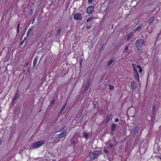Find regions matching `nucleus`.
Listing matches in <instances>:
<instances>
[{"label":"nucleus","mask_w":161,"mask_h":161,"mask_svg":"<svg viewBox=\"0 0 161 161\" xmlns=\"http://www.w3.org/2000/svg\"><path fill=\"white\" fill-rule=\"evenodd\" d=\"M19 24L18 25V26H17V27H18L17 33H18L19 32Z\"/></svg>","instance_id":"29"},{"label":"nucleus","mask_w":161,"mask_h":161,"mask_svg":"<svg viewBox=\"0 0 161 161\" xmlns=\"http://www.w3.org/2000/svg\"><path fill=\"white\" fill-rule=\"evenodd\" d=\"M113 62V60H110L108 63V65H111Z\"/></svg>","instance_id":"22"},{"label":"nucleus","mask_w":161,"mask_h":161,"mask_svg":"<svg viewBox=\"0 0 161 161\" xmlns=\"http://www.w3.org/2000/svg\"><path fill=\"white\" fill-rule=\"evenodd\" d=\"M92 0H88V2L89 3H91L92 2Z\"/></svg>","instance_id":"32"},{"label":"nucleus","mask_w":161,"mask_h":161,"mask_svg":"<svg viewBox=\"0 0 161 161\" xmlns=\"http://www.w3.org/2000/svg\"><path fill=\"white\" fill-rule=\"evenodd\" d=\"M101 153L100 151L95 150L90 154V157L91 159H94L97 158Z\"/></svg>","instance_id":"2"},{"label":"nucleus","mask_w":161,"mask_h":161,"mask_svg":"<svg viewBox=\"0 0 161 161\" xmlns=\"http://www.w3.org/2000/svg\"><path fill=\"white\" fill-rule=\"evenodd\" d=\"M88 135L89 134L87 133L85 131L83 132V136L84 137L87 139L88 138Z\"/></svg>","instance_id":"14"},{"label":"nucleus","mask_w":161,"mask_h":161,"mask_svg":"<svg viewBox=\"0 0 161 161\" xmlns=\"http://www.w3.org/2000/svg\"><path fill=\"white\" fill-rule=\"evenodd\" d=\"M109 89L111 90H113L114 88V86L112 85H109Z\"/></svg>","instance_id":"24"},{"label":"nucleus","mask_w":161,"mask_h":161,"mask_svg":"<svg viewBox=\"0 0 161 161\" xmlns=\"http://www.w3.org/2000/svg\"><path fill=\"white\" fill-rule=\"evenodd\" d=\"M136 88V83L134 81H132L131 84V88L132 90H135Z\"/></svg>","instance_id":"8"},{"label":"nucleus","mask_w":161,"mask_h":161,"mask_svg":"<svg viewBox=\"0 0 161 161\" xmlns=\"http://www.w3.org/2000/svg\"><path fill=\"white\" fill-rule=\"evenodd\" d=\"M18 97V96L17 95V94H16L14 97V100H13L14 101H15L16 100L17 98Z\"/></svg>","instance_id":"26"},{"label":"nucleus","mask_w":161,"mask_h":161,"mask_svg":"<svg viewBox=\"0 0 161 161\" xmlns=\"http://www.w3.org/2000/svg\"><path fill=\"white\" fill-rule=\"evenodd\" d=\"M109 147H110L111 148H112L113 147V145L112 144H110L109 145Z\"/></svg>","instance_id":"31"},{"label":"nucleus","mask_w":161,"mask_h":161,"mask_svg":"<svg viewBox=\"0 0 161 161\" xmlns=\"http://www.w3.org/2000/svg\"><path fill=\"white\" fill-rule=\"evenodd\" d=\"M119 121V119H115L114 121L115 122L117 123V122H118Z\"/></svg>","instance_id":"30"},{"label":"nucleus","mask_w":161,"mask_h":161,"mask_svg":"<svg viewBox=\"0 0 161 161\" xmlns=\"http://www.w3.org/2000/svg\"><path fill=\"white\" fill-rule=\"evenodd\" d=\"M66 132H61L59 134H57L56 135V137L57 138H60L64 137L66 135Z\"/></svg>","instance_id":"9"},{"label":"nucleus","mask_w":161,"mask_h":161,"mask_svg":"<svg viewBox=\"0 0 161 161\" xmlns=\"http://www.w3.org/2000/svg\"><path fill=\"white\" fill-rule=\"evenodd\" d=\"M17 109H19L20 108V107H17Z\"/></svg>","instance_id":"35"},{"label":"nucleus","mask_w":161,"mask_h":161,"mask_svg":"<svg viewBox=\"0 0 161 161\" xmlns=\"http://www.w3.org/2000/svg\"><path fill=\"white\" fill-rule=\"evenodd\" d=\"M159 159H161V156H160L159 157Z\"/></svg>","instance_id":"36"},{"label":"nucleus","mask_w":161,"mask_h":161,"mask_svg":"<svg viewBox=\"0 0 161 161\" xmlns=\"http://www.w3.org/2000/svg\"><path fill=\"white\" fill-rule=\"evenodd\" d=\"M154 17H152L149 19V24H150L153 22V21L154 20Z\"/></svg>","instance_id":"17"},{"label":"nucleus","mask_w":161,"mask_h":161,"mask_svg":"<svg viewBox=\"0 0 161 161\" xmlns=\"http://www.w3.org/2000/svg\"><path fill=\"white\" fill-rule=\"evenodd\" d=\"M133 35V33L132 32H130L129 34L127 35V40H129L130 39L132 36Z\"/></svg>","instance_id":"16"},{"label":"nucleus","mask_w":161,"mask_h":161,"mask_svg":"<svg viewBox=\"0 0 161 161\" xmlns=\"http://www.w3.org/2000/svg\"><path fill=\"white\" fill-rule=\"evenodd\" d=\"M61 32V29L60 28H59L57 31L56 32V33L57 34H59Z\"/></svg>","instance_id":"23"},{"label":"nucleus","mask_w":161,"mask_h":161,"mask_svg":"<svg viewBox=\"0 0 161 161\" xmlns=\"http://www.w3.org/2000/svg\"><path fill=\"white\" fill-rule=\"evenodd\" d=\"M109 149L107 148H105L104 149L103 151L105 153H109Z\"/></svg>","instance_id":"18"},{"label":"nucleus","mask_w":161,"mask_h":161,"mask_svg":"<svg viewBox=\"0 0 161 161\" xmlns=\"http://www.w3.org/2000/svg\"><path fill=\"white\" fill-rule=\"evenodd\" d=\"M115 125H114V124L112 125H111V127L112 130H114V128H115Z\"/></svg>","instance_id":"27"},{"label":"nucleus","mask_w":161,"mask_h":161,"mask_svg":"<svg viewBox=\"0 0 161 161\" xmlns=\"http://www.w3.org/2000/svg\"><path fill=\"white\" fill-rule=\"evenodd\" d=\"M134 76L136 80L138 81H139V75L138 72H134Z\"/></svg>","instance_id":"11"},{"label":"nucleus","mask_w":161,"mask_h":161,"mask_svg":"<svg viewBox=\"0 0 161 161\" xmlns=\"http://www.w3.org/2000/svg\"><path fill=\"white\" fill-rule=\"evenodd\" d=\"M44 143L43 141H40L33 143L31 146V148L33 149L41 147Z\"/></svg>","instance_id":"1"},{"label":"nucleus","mask_w":161,"mask_h":161,"mask_svg":"<svg viewBox=\"0 0 161 161\" xmlns=\"http://www.w3.org/2000/svg\"><path fill=\"white\" fill-rule=\"evenodd\" d=\"M64 128H65V127H62L61 128L60 130H59V131H62V132H65V129H64Z\"/></svg>","instance_id":"21"},{"label":"nucleus","mask_w":161,"mask_h":161,"mask_svg":"<svg viewBox=\"0 0 161 161\" xmlns=\"http://www.w3.org/2000/svg\"><path fill=\"white\" fill-rule=\"evenodd\" d=\"M34 21H35V19H33V20H32V24L34 23Z\"/></svg>","instance_id":"33"},{"label":"nucleus","mask_w":161,"mask_h":161,"mask_svg":"<svg viewBox=\"0 0 161 161\" xmlns=\"http://www.w3.org/2000/svg\"><path fill=\"white\" fill-rule=\"evenodd\" d=\"M74 18L77 20H81L82 19V16L81 14L77 13L74 15Z\"/></svg>","instance_id":"6"},{"label":"nucleus","mask_w":161,"mask_h":161,"mask_svg":"<svg viewBox=\"0 0 161 161\" xmlns=\"http://www.w3.org/2000/svg\"><path fill=\"white\" fill-rule=\"evenodd\" d=\"M67 105V103H65L63 105V106L62 107V108L61 109V112H62L64 110V109L66 107Z\"/></svg>","instance_id":"19"},{"label":"nucleus","mask_w":161,"mask_h":161,"mask_svg":"<svg viewBox=\"0 0 161 161\" xmlns=\"http://www.w3.org/2000/svg\"><path fill=\"white\" fill-rule=\"evenodd\" d=\"M94 9V8L93 6H89L87 9V12L88 14H91L93 11Z\"/></svg>","instance_id":"7"},{"label":"nucleus","mask_w":161,"mask_h":161,"mask_svg":"<svg viewBox=\"0 0 161 161\" xmlns=\"http://www.w3.org/2000/svg\"><path fill=\"white\" fill-rule=\"evenodd\" d=\"M142 27V25H139V26L135 29V31H138Z\"/></svg>","instance_id":"20"},{"label":"nucleus","mask_w":161,"mask_h":161,"mask_svg":"<svg viewBox=\"0 0 161 161\" xmlns=\"http://www.w3.org/2000/svg\"><path fill=\"white\" fill-rule=\"evenodd\" d=\"M85 116V115L83 114L81 115L80 117L77 120V123L81 122V121L83 120L84 117Z\"/></svg>","instance_id":"12"},{"label":"nucleus","mask_w":161,"mask_h":161,"mask_svg":"<svg viewBox=\"0 0 161 161\" xmlns=\"http://www.w3.org/2000/svg\"><path fill=\"white\" fill-rule=\"evenodd\" d=\"M155 106L154 105L152 108V111L154 113L155 112Z\"/></svg>","instance_id":"25"},{"label":"nucleus","mask_w":161,"mask_h":161,"mask_svg":"<svg viewBox=\"0 0 161 161\" xmlns=\"http://www.w3.org/2000/svg\"><path fill=\"white\" fill-rule=\"evenodd\" d=\"M132 65L134 69V72H137V69H138V72L139 73L142 72V70L140 66L133 64H132Z\"/></svg>","instance_id":"4"},{"label":"nucleus","mask_w":161,"mask_h":161,"mask_svg":"<svg viewBox=\"0 0 161 161\" xmlns=\"http://www.w3.org/2000/svg\"><path fill=\"white\" fill-rule=\"evenodd\" d=\"M37 58L36 57H35L34 58V60L33 62V67H35L36 65V62H37Z\"/></svg>","instance_id":"13"},{"label":"nucleus","mask_w":161,"mask_h":161,"mask_svg":"<svg viewBox=\"0 0 161 161\" xmlns=\"http://www.w3.org/2000/svg\"><path fill=\"white\" fill-rule=\"evenodd\" d=\"M2 141H0V145L2 144Z\"/></svg>","instance_id":"34"},{"label":"nucleus","mask_w":161,"mask_h":161,"mask_svg":"<svg viewBox=\"0 0 161 161\" xmlns=\"http://www.w3.org/2000/svg\"><path fill=\"white\" fill-rule=\"evenodd\" d=\"M90 85V83L87 82L86 83H84L81 89V92L82 93H85L88 90Z\"/></svg>","instance_id":"3"},{"label":"nucleus","mask_w":161,"mask_h":161,"mask_svg":"<svg viewBox=\"0 0 161 161\" xmlns=\"http://www.w3.org/2000/svg\"><path fill=\"white\" fill-rule=\"evenodd\" d=\"M111 115L109 114L107 115L106 118L105 120V123L107 124L111 118Z\"/></svg>","instance_id":"10"},{"label":"nucleus","mask_w":161,"mask_h":161,"mask_svg":"<svg viewBox=\"0 0 161 161\" xmlns=\"http://www.w3.org/2000/svg\"><path fill=\"white\" fill-rule=\"evenodd\" d=\"M95 17H91L89 18H88L86 20V22H89L94 19H95Z\"/></svg>","instance_id":"15"},{"label":"nucleus","mask_w":161,"mask_h":161,"mask_svg":"<svg viewBox=\"0 0 161 161\" xmlns=\"http://www.w3.org/2000/svg\"><path fill=\"white\" fill-rule=\"evenodd\" d=\"M143 45V40L140 39L138 40L136 42V45L137 48L139 49V48L141 47Z\"/></svg>","instance_id":"5"},{"label":"nucleus","mask_w":161,"mask_h":161,"mask_svg":"<svg viewBox=\"0 0 161 161\" xmlns=\"http://www.w3.org/2000/svg\"><path fill=\"white\" fill-rule=\"evenodd\" d=\"M128 47L127 46L125 49V52H127L128 51Z\"/></svg>","instance_id":"28"}]
</instances>
